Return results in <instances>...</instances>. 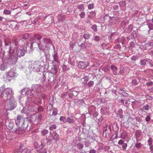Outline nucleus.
I'll return each mask as SVG.
<instances>
[{
	"mask_svg": "<svg viewBox=\"0 0 153 153\" xmlns=\"http://www.w3.org/2000/svg\"><path fill=\"white\" fill-rule=\"evenodd\" d=\"M0 94L4 100L14 98V92L13 89L10 88H6L4 85L0 87Z\"/></svg>",
	"mask_w": 153,
	"mask_h": 153,
	"instance_id": "obj_1",
	"label": "nucleus"
},
{
	"mask_svg": "<svg viewBox=\"0 0 153 153\" xmlns=\"http://www.w3.org/2000/svg\"><path fill=\"white\" fill-rule=\"evenodd\" d=\"M8 52L10 54V56L8 58V62L11 65H14L17 62L18 57L15 53L14 49H13L10 46L9 48Z\"/></svg>",
	"mask_w": 153,
	"mask_h": 153,
	"instance_id": "obj_2",
	"label": "nucleus"
},
{
	"mask_svg": "<svg viewBox=\"0 0 153 153\" xmlns=\"http://www.w3.org/2000/svg\"><path fill=\"white\" fill-rule=\"evenodd\" d=\"M29 68L32 71L35 72H39L41 71H42L45 68L44 66L42 65L39 61L31 62L29 65Z\"/></svg>",
	"mask_w": 153,
	"mask_h": 153,
	"instance_id": "obj_3",
	"label": "nucleus"
},
{
	"mask_svg": "<svg viewBox=\"0 0 153 153\" xmlns=\"http://www.w3.org/2000/svg\"><path fill=\"white\" fill-rule=\"evenodd\" d=\"M41 86L38 84H35L32 85L31 87V90H27L25 92V95L32 94L33 95L38 97L40 95V92L41 91Z\"/></svg>",
	"mask_w": 153,
	"mask_h": 153,
	"instance_id": "obj_4",
	"label": "nucleus"
},
{
	"mask_svg": "<svg viewBox=\"0 0 153 153\" xmlns=\"http://www.w3.org/2000/svg\"><path fill=\"white\" fill-rule=\"evenodd\" d=\"M59 135L57 133L53 132L52 134L50 133L49 136L46 137V143L48 145L55 143L59 140Z\"/></svg>",
	"mask_w": 153,
	"mask_h": 153,
	"instance_id": "obj_5",
	"label": "nucleus"
},
{
	"mask_svg": "<svg viewBox=\"0 0 153 153\" xmlns=\"http://www.w3.org/2000/svg\"><path fill=\"white\" fill-rule=\"evenodd\" d=\"M45 74L47 79H48V82L51 81V82H53L54 80H56V69H51L50 72L45 71Z\"/></svg>",
	"mask_w": 153,
	"mask_h": 153,
	"instance_id": "obj_6",
	"label": "nucleus"
},
{
	"mask_svg": "<svg viewBox=\"0 0 153 153\" xmlns=\"http://www.w3.org/2000/svg\"><path fill=\"white\" fill-rule=\"evenodd\" d=\"M34 40L35 39H34L32 40L33 42L30 44V46L28 47L29 48V49H28L29 53H31L35 48V46H33L34 45H37L40 51L42 52H44L45 50L44 46L42 45L41 43H37L35 42Z\"/></svg>",
	"mask_w": 153,
	"mask_h": 153,
	"instance_id": "obj_7",
	"label": "nucleus"
},
{
	"mask_svg": "<svg viewBox=\"0 0 153 153\" xmlns=\"http://www.w3.org/2000/svg\"><path fill=\"white\" fill-rule=\"evenodd\" d=\"M29 47L28 45L26 49H25L24 48H17L16 50H15V53L16 54L18 57H21L24 56L25 52L28 51V49H29L28 47Z\"/></svg>",
	"mask_w": 153,
	"mask_h": 153,
	"instance_id": "obj_8",
	"label": "nucleus"
},
{
	"mask_svg": "<svg viewBox=\"0 0 153 153\" xmlns=\"http://www.w3.org/2000/svg\"><path fill=\"white\" fill-rule=\"evenodd\" d=\"M9 101L7 104V110H13L17 106V102L14 98L9 99Z\"/></svg>",
	"mask_w": 153,
	"mask_h": 153,
	"instance_id": "obj_9",
	"label": "nucleus"
},
{
	"mask_svg": "<svg viewBox=\"0 0 153 153\" xmlns=\"http://www.w3.org/2000/svg\"><path fill=\"white\" fill-rule=\"evenodd\" d=\"M42 117V116L40 114H39L37 116L33 115L31 117L30 120L33 124L37 125L39 123Z\"/></svg>",
	"mask_w": 153,
	"mask_h": 153,
	"instance_id": "obj_10",
	"label": "nucleus"
},
{
	"mask_svg": "<svg viewBox=\"0 0 153 153\" xmlns=\"http://www.w3.org/2000/svg\"><path fill=\"white\" fill-rule=\"evenodd\" d=\"M53 48L54 49L53 54L52 55V56L53 58V60L50 61L52 63H59L60 61L59 59V56L58 55V53L56 51L53 45Z\"/></svg>",
	"mask_w": 153,
	"mask_h": 153,
	"instance_id": "obj_11",
	"label": "nucleus"
},
{
	"mask_svg": "<svg viewBox=\"0 0 153 153\" xmlns=\"http://www.w3.org/2000/svg\"><path fill=\"white\" fill-rule=\"evenodd\" d=\"M42 42L43 44H45V47L48 48H50L51 46L52 45L51 40L50 38L48 37L43 38Z\"/></svg>",
	"mask_w": 153,
	"mask_h": 153,
	"instance_id": "obj_12",
	"label": "nucleus"
},
{
	"mask_svg": "<svg viewBox=\"0 0 153 153\" xmlns=\"http://www.w3.org/2000/svg\"><path fill=\"white\" fill-rule=\"evenodd\" d=\"M111 127L109 126L108 129L107 126L103 127V135L106 138L109 137L111 134Z\"/></svg>",
	"mask_w": 153,
	"mask_h": 153,
	"instance_id": "obj_13",
	"label": "nucleus"
},
{
	"mask_svg": "<svg viewBox=\"0 0 153 153\" xmlns=\"http://www.w3.org/2000/svg\"><path fill=\"white\" fill-rule=\"evenodd\" d=\"M113 130L114 131V133L112 135L110 138V140L111 141H113L114 140L117 138V136L118 131L119 130V128L118 127L117 125L116 124V125H114L113 127Z\"/></svg>",
	"mask_w": 153,
	"mask_h": 153,
	"instance_id": "obj_14",
	"label": "nucleus"
},
{
	"mask_svg": "<svg viewBox=\"0 0 153 153\" xmlns=\"http://www.w3.org/2000/svg\"><path fill=\"white\" fill-rule=\"evenodd\" d=\"M109 107L108 106H102L100 110L101 113L104 115H109Z\"/></svg>",
	"mask_w": 153,
	"mask_h": 153,
	"instance_id": "obj_15",
	"label": "nucleus"
},
{
	"mask_svg": "<svg viewBox=\"0 0 153 153\" xmlns=\"http://www.w3.org/2000/svg\"><path fill=\"white\" fill-rule=\"evenodd\" d=\"M26 95L28 96L27 100L26 102V104L27 105H28L30 104V103H33L34 99V96L32 94Z\"/></svg>",
	"mask_w": 153,
	"mask_h": 153,
	"instance_id": "obj_16",
	"label": "nucleus"
},
{
	"mask_svg": "<svg viewBox=\"0 0 153 153\" xmlns=\"http://www.w3.org/2000/svg\"><path fill=\"white\" fill-rule=\"evenodd\" d=\"M88 63L87 62L79 61L78 63V68L83 69L87 68L88 65Z\"/></svg>",
	"mask_w": 153,
	"mask_h": 153,
	"instance_id": "obj_17",
	"label": "nucleus"
},
{
	"mask_svg": "<svg viewBox=\"0 0 153 153\" xmlns=\"http://www.w3.org/2000/svg\"><path fill=\"white\" fill-rule=\"evenodd\" d=\"M24 118H23V117L19 114H18L16 118L15 119V122L16 125L17 126H19L20 124V122L22 123L23 121V120H24Z\"/></svg>",
	"mask_w": 153,
	"mask_h": 153,
	"instance_id": "obj_18",
	"label": "nucleus"
},
{
	"mask_svg": "<svg viewBox=\"0 0 153 153\" xmlns=\"http://www.w3.org/2000/svg\"><path fill=\"white\" fill-rule=\"evenodd\" d=\"M25 128L22 127H18V128H15L13 129V131L15 133H16L19 134H22L25 132Z\"/></svg>",
	"mask_w": 153,
	"mask_h": 153,
	"instance_id": "obj_19",
	"label": "nucleus"
},
{
	"mask_svg": "<svg viewBox=\"0 0 153 153\" xmlns=\"http://www.w3.org/2000/svg\"><path fill=\"white\" fill-rule=\"evenodd\" d=\"M88 44L89 45V46H88V47H90L91 46V44L88 42H85L84 43H82L80 45H79V44L78 46H80L81 49L83 50H85L87 48V47Z\"/></svg>",
	"mask_w": 153,
	"mask_h": 153,
	"instance_id": "obj_20",
	"label": "nucleus"
},
{
	"mask_svg": "<svg viewBox=\"0 0 153 153\" xmlns=\"http://www.w3.org/2000/svg\"><path fill=\"white\" fill-rule=\"evenodd\" d=\"M143 48L145 50H149L153 47L152 43H146L143 46Z\"/></svg>",
	"mask_w": 153,
	"mask_h": 153,
	"instance_id": "obj_21",
	"label": "nucleus"
},
{
	"mask_svg": "<svg viewBox=\"0 0 153 153\" xmlns=\"http://www.w3.org/2000/svg\"><path fill=\"white\" fill-rule=\"evenodd\" d=\"M16 73L12 70H10L7 72L6 76L9 77H14L15 76Z\"/></svg>",
	"mask_w": 153,
	"mask_h": 153,
	"instance_id": "obj_22",
	"label": "nucleus"
},
{
	"mask_svg": "<svg viewBox=\"0 0 153 153\" xmlns=\"http://www.w3.org/2000/svg\"><path fill=\"white\" fill-rule=\"evenodd\" d=\"M42 76L39 77V80L41 83H43L45 81V79H47L46 76L45 75V71L42 72Z\"/></svg>",
	"mask_w": 153,
	"mask_h": 153,
	"instance_id": "obj_23",
	"label": "nucleus"
},
{
	"mask_svg": "<svg viewBox=\"0 0 153 153\" xmlns=\"http://www.w3.org/2000/svg\"><path fill=\"white\" fill-rule=\"evenodd\" d=\"M29 124V122L27 120H25V119L23 120V121L22 123L21 126L23 128L25 129L27 128Z\"/></svg>",
	"mask_w": 153,
	"mask_h": 153,
	"instance_id": "obj_24",
	"label": "nucleus"
},
{
	"mask_svg": "<svg viewBox=\"0 0 153 153\" xmlns=\"http://www.w3.org/2000/svg\"><path fill=\"white\" fill-rule=\"evenodd\" d=\"M110 68L113 72V74L114 75H116L117 74H118L117 69L116 66L113 65H111Z\"/></svg>",
	"mask_w": 153,
	"mask_h": 153,
	"instance_id": "obj_25",
	"label": "nucleus"
},
{
	"mask_svg": "<svg viewBox=\"0 0 153 153\" xmlns=\"http://www.w3.org/2000/svg\"><path fill=\"white\" fill-rule=\"evenodd\" d=\"M141 131L140 130H137L135 133V137L136 141H139L140 140H138V138L140 136L141 133Z\"/></svg>",
	"mask_w": 153,
	"mask_h": 153,
	"instance_id": "obj_26",
	"label": "nucleus"
},
{
	"mask_svg": "<svg viewBox=\"0 0 153 153\" xmlns=\"http://www.w3.org/2000/svg\"><path fill=\"white\" fill-rule=\"evenodd\" d=\"M96 14V12L94 11H91L90 14L88 16V18L91 19H93L95 16Z\"/></svg>",
	"mask_w": 153,
	"mask_h": 153,
	"instance_id": "obj_27",
	"label": "nucleus"
},
{
	"mask_svg": "<svg viewBox=\"0 0 153 153\" xmlns=\"http://www.w3.org/2000/svg\"><path fill=\"white\" fill-rule=\"evenodd\" d=\"M36 97H35V96H34V100L33 102L36 105H40L41 103V100L39 98H38L36 96Z\"/></svg>",
	"mask_w": 153,
	"mask_h": 153,
	"instance_id": "obj_28",
	"label": "nucleus"
},
{
	"mask_svg": "<svg viewBox=\"0 0 153 153\" xmlns=\"http://www.w3.org/2000/svg\"><path fill=\"white\" fill-rule=\"evenodd\" d=\"M6 126L9 130L13 129V130L14 129L13 128V126H15V124L13 122H10L8 125L6 124Z\"/></svg>",
	"mask_w": 153,
	"mask_h": 153,
	"instance_id": "obj_29",
	"label": "nucleus"
},
{
	"mask_svg": "<svg viewBox=\"0 0 153 153\" xmlns=\"http://www.w3.org/2000/svg\"><path fill=\"white\" fill-rule=\"evenodd\" d=\"M119 93L122 94L123 96L125 97H127L128 96V94L122 89H120Z\"/></svg>",
	"mask_w": 153,
	"mask_h": 153,
	"instance_id": "obj_30",
	"label": "nucleus"
},
{
	"mask_svg": "<svg viewBox=\"0 0 153 153\" xmlns=\"http://www.w3.org/2000/svg\"><path fill=\"white\" fill-rule=\"evenodd\" d=\"M132 29L133 25L131 24L125 29V31L127 33L130 32L132 31Z\"/></svg>",
	"mask_w": 153,
	"mask_h": 153,
	"instance_id": "obj_31",
	"label": "nucleus"
},
{
	"mask_svg": "<svg viewBox=\"0 0 153 153\" xmlns=\"http://www.w3.org/2000/svg\"><path fill=\"white\" fill-rule=\"evenodd\" d=\"M138 141H137V142L134 145V147L137 149L141 148L143 146L141 143L138 142Z\"/></svg>",
	"mask_w": 153,
	"mask_h": 153,
	"instance_id": "obj_32",
	"label": "nucleus"
},
{
	"mask_svg": "<svg viewBox=\"0 0 153 153\" xmlns=\"http://www.w3.org/2000/svg\"><path fill=\"white\" fill-rule=\"evenodd\" d=\"M37 152L39 153H47V151L45 148L42 147L40 149L37 150Z\"/></svg>",
	"mask_w": 153,
	"mask_h": 153,
	"instance_id": "obj_33",
	"label": "nucleus"
},
{
	"mask_svg": "<svg viewBox=\"0 0 153 153\" xmlns=\"http://www.w3.org/2000/svg\"><path fill=\"white\" fill-rule=\"evenodd\" d=\"M68 122L69 123H74L75 122L74 120L71 118V117H68L67 118L66 122Z\"/></svg>",
	"mask_w": 153,
	"mask_h": 153,
	"instance_id": "obj_34",
	"label": "nucleus"
},
{
	"mask_svg": "<svg viewBox=\"0 0 153 153\" xmlns=\"http://www.w3.org/2000/svg\"><path fill=\"white\" fill-rule=\"evenodd\" d=\"M45 140L44 138L41 139L40 141L41 143L40 145V147H44L45 146L46 143Z\"/></svg>",
	"mask_w": 153,
	"mask_h": 153,
	"instance_id": "obj_35",
	"label": "nucleus"
},
{
	"mask_svg": "<svg viewBox=\"0 0 153 153\" xmlns=\"http://www.w3.org/2000/svg\"><path fill=\"white\" fill-rule=\"evenodd\" d=\"M62 68L63 71H68L70 69V68L65 65H63L62 66Z\"/></svg>",
	"mask_w": 153,
	"mask_h": 153,
	"instance_id": "obj_36",
	"label": "nucleus"
},
{
	"mask_svg": "<svg viewBox=\"0 0 153 153\" xmlns=\"http://www.w3.org/2000/svg\"><path fill=\"white\" fill-rule=\"evenodd\" d=\"M146 59H140V65L144 66L146 65Z\"/></svg>",
	"mask_w": 153,
	"mask_h": 153,
	"instance_id": "obj_37",
	"label": "nucleus"
},
{
	"mask_svg": "<svg viewBox=\"0 0 153 153\" xmlns=\"http://www.w3.org/2000/svg\"><path fill=\"white\" fill-rule=\"evenodd\" d=\"M134 32L135 33V31H134L133 32L131 33V35L127 37V39L130 40L131 39L134 38L135 36H136V35L135 34H134Z\"/></svg>",
	"mask_w": 153,
	"mask_h": 153,
	"instance_id": "obj_38",
	"label": "nucleus"
},
{
	"mask_svg": "<svg viewBox=\"0 0 153 153\" xmlns=\"http://www.w3.org/2000/svg\"><path fill=\"white\" fill-rule=\"evenodd\" d=\"M20 152H21V153H30L31 151L30 149L25 148L22 149Z\"/></svg>",
	"mask_w": 153,
	"mask_h": 153,
	"instance_id": "obj_39",
	"label": "nucleus"
},
{
	"mask_svg": "<svg viewBox=\"0 0 153 153\" xmlns=\"http://www.w3.org/2000/svg\"><path fill=\"white\" fill-rule=\"evenodd\" d=\"M68 63L72 65H75V61L72 58H69L68 60Z\"/></svg>",
	"mask_w": 153,
	"mask_h": 153,
	"instance_id": "obj_40",
	"label": "nucleus"
},
{
	"mask_svg": "<svg viewBox=\"0 0 153 153\" xmlns=\"http://www.w3.org/2000/svg\"><path fill=\"white\" fill-rule=\"evenodd\" d=\"M0 69L2 71H4L7 68V65L4 64H1Z\"/></svg>",
	"mask_w": 153,
	"mask_h": 153,
	"instance_id": "obj_41",
	"label": "nucleus"
},
{
	"mask_svg": "<svg viewBox=\"0 0 153 153\" xmlns=\"http://www.w3.org/2000/svg\"><path fill=\"white\" fill-rule=\"evenodd\" d=\"M35 38L38 40L40 41L42 38V36L40 34H36L34 35Z\"/></svg>",
	"mask_w": 153,
	"mask_h": 153,
	"instance_id": "obj_42",
	"label": "nucleus"
},
{
	"mask_svg": "<svg viewBox=\"0 0 153 153\" xmlns=\"http://www.w3.org/2000/svg\"><path fill=\"white\" fill-rule=\"evenodd\" d=\"M128 21L127 23L126 22L124 21H122L121 23H120V25L123 27H125L126 26L127 24H128Z\"/></svg>",
	"mask_w": 153,
	"mask_h": 153,
	"instance_id": "obj_43",
	"label": "nucleus"
},
{
	"mask_svg": "<svg viewBox=\"0 0 153 153\" xmlns=\"http://www.w3.org/2000/svg\"><path fill=\"white\" fill-rule=\"evenodd\" d=\"M77 8L79 9L80 11L83 10L84 9V5L83 4H78L77 6Z\"/></svg>",
	"mask_w": 153,
	"mask_h": 153,
	"instance_id": "obj_44",
	"label": "nucleus"
},
{
	"mask_svg": "<svg viewBox=\"0 0 153 153\" xmlns=\"http://www.w3.org/2000/svg\"><path fill=\"white\" fill-rule=\"evenodd\" d=\"M44 56H45L46 57V59L47 60L50 61H51V59L50 58V54L49 53H48L47 54L45 53Z\"/></svg>",
	"mask_w": 153,
	"mask_h": 153,
	"instance_id": "obj_45",
	"label": "nucleus"
},
{
	"mask_svg": "<svg viewBox=\"0 0 153 153\" xmlns=\"http://www.w3.org/2000/svg\"><path fill=\"white\" fill-rule=\"evenodd\" d=\"M150 108V106L148 104L143 106L142 107V109L144 110L148 111Z\"/></svg>",
	"mask_w": 153,
	"mask_h": 153,
	"instance_id": "obj_46",
	"label": "nucleus"
},
{
	"mask_svg": "<svg viewBox=\"0 0 153 153\" xmlns=\"http://www.w3.org/2000/svg\"><path fill=\"white\" fill-rule=\"evenodd\" d=\"M118 114H119V115L120 116V117L121 119H123V115L122 114H123V111L122 109H119L118 111Z\"/></svg>",
	"mask_w": 153,
	"mask_h": 153,
	"instance_id": "obj_47",
	"label": "nucleus"
},
{
	"mask_svg": "<svg viewBox=\"0 0 153 153\" xmlns=\"http://www.w3.org/2000/svg\"><path fill=\"white\" fill-rule=\"evenodd\" d=\"M57 126L55 124L51 125L49 127V129L51 131H53V130L56 128Z\"/></svg>",
	"mask_w": 153,
	"mask_h": 153,
	"instance_id": "obj_48",
	"label": "nucleus"
},
{
	"mask_svg": "<svg viewBox=\"0 0 153 153\" xmlns=\"http://www.w3.org/2000/svg\"><path fill=\"white\" fill-rule=\"evenodd\" d=\"M11 11L9 10L6 9L4 10L3 13L5 15H8L10 14Z\"/></svg>",
	"mask_w": 153,
	"mask_h": 153,
	"instance_id": "obj_49",
	"label": "nucleus"
},
{
	"mask_svg": "<svg viewBox=\"0 0 153 153\" xmlns=\"http://www.w3.org/2000/svg\"><path fill=\"white\" fill-rule=\"evenodd\" d=\"M29 36V34L28 33H26L25 34H22V37L23 39H26L28 38Z\"/></svg>",
	"mask_w": 153,
	"mask_h": 153,
	"instance_id": "obj_50",
	"label": "nucleus"
},
{
	"mask_svg": "<svg viewBox=\"0 0 153 153\" xmlns=\"http://www.w3.org/2000/svg\"><path fill=\"white\" fill-rule=\"evenodd\" d=\"M76 146L77 147V149L79 150L82 149L84 146L83 144L80 143L76 145Z\"/></svg>",
	"mask_w": 153,
	"mask_h": 153,
	"instance_id": "obj_51",
	"label": "nucleus"
},
{
	"mask_svg": "<svg viewBox=\"0 0 153 153\" xmlns=\"http://www.w3.org/2000/svg\"><path fill=\"white\" fill-rule=\"evenodd\" d=\"M148 25V27L149 28V30H148V32L149 33L150 30H153V24H152L150 22L149 23V24Z\"/></svg>",
	"mask_w": 153,
	"mask_h": 153,
	"instance_id": "obj_52",
	"label": "nucleus"
},
{
	"mask_svg": "<svg viewBox=\"0 0 153 153\" xmlns=\"http://www.w3.org/2000/svg\"><path fill=\"white\" fill-rule=\"evenodd\" d=\"M48 132V131L46 129H44L41 131V133L42 136H45Z\"/></svg>",
	"mask_w": 153,
	"mask_h": 153,
	"instance_id": "obj_53",
	"label": "nucleus"
},
{
	"mask_svg": "<svg viewBox=\"0 0 153 153\" xmlns=\"http://www.w3.org/2000/svg\"><path fill=\"white\" fill-rule=\"evenodd\" d=\"M59 120L61 121H62L64 123H66V122L67 119L64 116H61L59 119Z\"/></svg>",
	"mask_w": 153,
	"mask_h": 153,
	"instance_id": "obj_54",
	"label": "nucleus"
},
{
	"mask_svg": "<svg viewBox=\"0 0 153 153\" xmlns=\"http://www.w3.org/2000/svg\"><path fill=\"white\" fill-rule=\"evenodd\" d=\"M153 142V139H152L150 137L149 138L148 140H147V143H148V145L150 146H152V144Z\"/></svg>",
	"mask_w": 153,
	"mask_h": 153,
	"instance_id": "obj_55",
	"label": "nucleus"
},
{
	"mask_svg": "<svg viewBox=\"0 0 153 153\" xmlns=\"http://www.w3.org/2000/svg\"><path fill=\"white\" fill-rule=\"evenodd\" d=\"M91 35L88 33H85L83 35V37L85 39H88L90 38Z\"/></svg>",
	"mask_w": 153,
	"mask_h": 153,
	"instance_id": "obj_56",
	"label": "nucleus"
},
{
	"mask_svg": "<svg viewBox=\"0 0 153 153\" xmlns=\"http://www.w3.org/2000/svg\"><path fill=\"white\" fill-rule=\"evenodd\" d=\"M138 83L139 82L136 79H133L132 80V83L134 85H137L138 84Z\"/></svg>",
	"mask_w": 153,
	"mask_h": 153,
	"instance_id": "obj_57",
	"label": "nucleus"
},
{
	"mask_svg": "<svg viewBox=\"0 0 153 153\" xmlns=\"http://www.w3.org/2000/svg\"><path fill=\"white\" fill-rule=\"evenodd\" d=\"M34 146L35 149H38L40 147V146L38 145V143L37 142H35L34 143Z\"/></svg>",
	"mask_w": 153,
	"mask_h": 153,
	"instance_id": "obj_58",
	"label": "nucleus"
},
{
	"mask_svg": "<svg viewBox=\"0 0 153 153\" xmlns=\"http://www.w3.org/2000/svg\"><path fill=\"white\" fill-rule=\"evenodd\" d=\"M94 84V81L90 80V81L88 83H87V85L89 87H91Z\"/></svg>",
	"mask_w": 153,
	"mask_h": 153,
	"instance_id": "obj_59",
	"label": "nucleus"
},
{
	"mask_svg": "<svg viewBox=\"0 0 153 153\" xmlns=\"http://www.w3.org/2000/svg\"><path fill=\"white\" fill-rule=\"evenodd\" d=\"M91 28L94 32H97V26L96 25H93L91 26Z\"/></svg>",
	"mask_w": 153,
	"mask_h": 153,
	"instance_id": "obj_60",
	"label": "nucleus"
},
{
	"mask_svg": "<svg viewBox=\"0 0 153 153\" xmlns=\"http://www.w3.org/2000/svg\"><path fill=\"white\" fill-rule=\"evenodd\" d=\"M84 143L85 146L86 147H88L91 145L89 141H85L84 142Z\"/></svg>",
	"mask_w": 153,
	"mask_h": 153,
	"instance_id": "obj_61",
	"label": "nucleus"
},
{
	"mask_svg": "<svg viewBox=\"0 0 153 153\" xmlns=\"http://www.w3.org/2000/svg\"><path fill=\"white\" fill-rule=\"evenodd\" d=\"M52 115H56L57 114L58 110L56 108H54L53 110Z\"/></svg>",
	"mask_w": 153,
	"mask_h": 153,
	"instance_id": "obj_62",
	"label": "nucleus"
},
{
	"mask_svg": "<svg viewBox=\"0 0 153 153\" xmlns=\"http://www.w3.org/2000/svg\"><path fill=\"white\" fill-rule=\"evenodd\" d=\"M79 15L81 18L82 19L84 18L85 16V12H81L79 14Z\"/></svg>",
	"mask_w": 153,
	"mask_h": 153,
	"instance_id": "obj_63",
	"label": "nucleus"
},
{
	"mask_svg": "<svg viewBox=\"0 0 153 153\" xmlns=\"http://www.w3.org/2000/svg\"><path fill=\"white\" fill-rule=\"evenodd\" d=\"M94 39L96 42H98L100 40V36H96L94 37Z\"/></svg>",
	"mask_w": 153,
	"mask_h": 153,
	"instance_id": "obj_64",
	"label": "nucleus"
}]
</instances>
